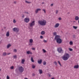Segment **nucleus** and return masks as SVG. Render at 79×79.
<instances>
[{
  "instance_id": "obj_1",
  "label": "nucleus",
  "mask_w": 79,
  "mask_h": 79,
  "mask_svg": "<svg viewBox=\"0 0 79 79\" xmlns=\"http://www.w3.org/2000/svg\"><path fill=\"white\" fill-rule=\"evenodd\" d=\"M55 40H56V42L57 44H61L62 43V40L60 39V36L58 35L56 36L55 38Z\"/></svg>"
},
{
  "instance_id": "obj_2",
  "label": "nucleus",
  "mask_w": 79,
  "mask_h": 79,
  "mask_svg": "<svg viewBox=\"0 0 79 79\" xmlns=\"http://www.w3.org/2000/svg\"><path fill=\"white\" fill-rule=\"evenodd\" d=\"M38 23L41 26H45L47 24V21L44 19L40 20L38 21Z\"/></svg>"
},
{
  "instance_id": "obj_3",
  "label": "nucleus",
  "mask_w": 79,
  "mask_h": 79,
  "mask_svg": "<svg viewBox=\"0 0 79 79\" xmlns=\"http://www.w3.org/2000/svg\"><path fill=\"white\" fill-rule=\"evenodd\" d=\"M69 55L68 53H65L62 57L63 60L64 61L68 60L69 59Z\"/></svg>"
},
{
  "instance_id": "obj_4",
  "label": "nucleus",
  "mask_w": 79,
  "mask_h": 79,
  "mask_svg": "<svg viewBox=\"0 0 79 79\" xmlns=\"http://www.w3.org/2000/svg\"><path fill=\"white\" fill-rule=\"evenodd\" d=\"M18 70L20 73H23L24 71V68L22 66L19 67L18 68Z\"/></svg>"
},
{
  "instance_id": "obj_5",
  "label": "nucleus",
  "mask_w": 79,
  "mask_h": 79,
  "mask_svg": "<svg viewBox=\"0 0 79 79\" xmlns=\"http://www.w3.org/2000/svg\"><path fill=\"white\" fill-rule=\"evenodd\" d=\"M13 31L14 32H18L19 31V29L18 28L15 27L13 29Z\"/></svg>"
},
{
  "instance_id": "obj_6",
  "label": "nucleus",
  "mask_w": 79,
  "mask_h": 79,
  "mask_svg": "<svg viewBox=\"0 0 79 79\" xmlns=\"http://www.w3.org/2000/svg\"><path fill=\"white\" fill-rule=\"evenodd\" d=\"M29 24L30 27H33V26L35 25V21H33L31 23H29Z\"/></svg>"
},
{
  "instance_id": "obj_7",
  "label": "nucleus",
  "mask_w": 79,
  "mask_h": 79,
  "mask_svg": "<svg viewBox=\"0 0 79 79\" xmlns=\"http://www.w3.org/2000/svg\"><path fill=\"white\" fill-rule=\"evenodd\" d=\"M57 51L59 52V53H63V49H62V48H58Z\"/></svg>"
},
{
  "instance_id": "obj_8",
  "label": "nucleus",
  "mask_w": 79,
  "mask_h": 79,
  "mask_svg": "<svg viewBox=\"0 0 79 79\" xmlns=\"http://www.w3.org/2000/svg\"><path fill=\"white\" fill-rule=\"evenodd\" d=\"M24 21L26 23H29V19L28 18H26L24 19Z\"/></svg>"
},
{
  "instance_id": "obj_9",
  "label": "nucleus",
  "mask_w": 79,
  "mask_h": 79,
  "mask_svg": "<svg viewBox=\"0 0 79 79\" xmlns=\"http://www.w3.org/2000/svg\"><path fill=\"white\" fill-rule=\"evenodd\" d=\"M60 26V23H56L55 25L54 26V27L56 28L57 27H58L59 26Z\"/></svg>"
},
{
  "instance_id": "obj_10",
  "label": "nucleus",
  "mask_w": 79,
  "mask_h": 79,
  "mask_svg": "<svg viewBox=\"0 0 79 79\" xmlns=\"http://www.w3.org/2000/svg\"><path fill=\"white\" fill-rule=\"evenodd\" d=\"M41 10V9H40V8H38L36 9L35 10V13L36 14L38 13V12H39V11H40Z\"/></svg>"
},
{
  "instance_id": "obj_11",
  "label": "nucleus",
  "mask_w": 79,
  "mask_h": 79,
  "mask_svg": "<svg viewBox=\"0 0 79 79\" xmlns=\"http://www.w3.org/2000/svg\"><path fill=\"white\" fill-rule=\"evenodd\" d=\"M27 53L28 55H29V54H30V55H32V52L30 51H28L27 52Z\"/></svg>"
},
{
  "instance_id": "obj_12",
  "label": "nucleus",
  "mask_w": 79,
  "mask_h": 79,
  "mask_svg": "<svg viewBox=\"0 0 79 79\" xmlns=\"http://www.w3.org/2000/svg\"><path fill=\"white\" fill-rule=\"evenodd\" d=\"M39 73L40 74H42L43 72L42 71V69H39Z\"/></svg>"
},
{
  "instance_id": "obj_13",
  "label": "nucleus",
  "mask_w": 79,
  "mask_h": 79,
  "mask_svg": "<svg viewBox=\"0 0 79 79\" xmlns=\"http://www.w3.org/2000/svg\"><path fill=\"white\" fill-rule=\"evenodd\" d=\"M42 60H38V63L39 64H41L42 63Z\"/></svg>"
},
{
  "instance_id": "obj_14",
  "label": "nucleus",
  "mask_w": 79,
  "mask_h": 79,
  "mask_svg": "<svg viewBox=\"0 0 79 79\" xmlns=\"http://www.w3.org/2000/svg\"><path fill=\"white\" fill-rule=\"evenodd\" d=\"M79 19V17L78 16H76L75 18V19L76 21H78V20Z\"/></svg>"
},
{
  "instance_id": "obj_15",
  "label": "nucleus",
  "mask_w": 79,
  "mask_h": 79,
  "mask_svg": "<svg viewBox=\"0 0 79 79\" xmlns=\"http://www.w3.org/2000/svg\"><path fill=\"white\" fill-rule=\"evenodd\" d=\"M6 35L7 37H9L10 35V32H9V31L7 32Z\"/></svg>"
},
{
  "instance_id": "obj_16",
  "label": "nucleus",
  "mask_w": 79,
  "mask_h": 79,
  "mask_svg": "<svg viewBox=\"0 0 79 79\" xmlns=\"http://www.w3.org/2000/svg\"><path fill=\"white\" fill-rule=\"evenodd\" d=\"M29 42L30 43H32L33 42V40H32V39H30Z\"/></svg>"
},
{
  "instance_id": "obj_17",
  "label": "nucleus",
  "mask_w": 79,
  "mask_h": 79,
  "mask_svg": "<svg viewBox=\"0 0 79 79\" xmlns=\"http://www.w3.org/2000/svg\"><path fill=\"white\" fill-rule=\"evenodd\" d=\"M24 62H25V60H24V59H22L21 61V64H24Z\"/></svg>"
},
{
  "instance_id": "obj_18",
  "label": "nucleus",
  "mask_w": 79,
  "mask_h": 79,
  "mask_svg": "<svg viewBox=\"0 0 79 79\" xmlns=\"http://www.w3.org/2000/svg\"><path fill=\"white\" fill-rule=\"evenodd\" d=\"M74 68H76L77 69L79 68V66L78 65H76L74 67Z\"/></svg>"
},
{
  "instance_id": "obj_19",
  "label": "nucleus",
  "mask_w": 79,
  "mask_h": 79,
  "mask_svg": "<svg viewBox=\"0 0 79 79\" xmlns=\"http://www.w3.org/2000/svg\"><path fill=\"white\" fill-rule=\"evenodd\" d=\"M45 33L44 31H42L41 33V35H44V34H45Z\"/></svg>"
},
{
  "instance_id": "obj_20",
  "label": "nucleus",
  "mask_w": 79,
  "mask_h": 79,
  "mask_svg": "<svg viewBox=\"0 0 79 79\" xmlns=\"http://www.w3.org/2000/svg\"><path fill=\"white\" fill-rule=\"evenodd\" d=\"M11 45L10 44H9L7 45V48H10V47H11Z\"/></svg>"
},
{
  "instance_id": "obj_21",
  "label": "nucleus",
  "mask_w": 79,
  "mask_h": 79,
  "mask_svg": "<svg viewBox=\"0 0 79 79\" xmlns=\"http://www.w3.org/2000/svg\"><path fill=\"white\" fill-rule=\"evenodd\" d=\"M6 55V52H4L3 53L2 56H5Z\"/></svg>"
},
{
  "instance_id": "obj_22",
  "label": "nucleus",
  "mask_w": 79,
  "mask_h": 79,
  "mask_svg": "<svg viewBox=\"0 0 79 79\" xmlns=\"http://www.w3.org/2000/svg\"><path fill=\"white\" fill-rule=\"evenodd\" d=\"M31 60L32 61V62H34V59H33V57H31Z\"/></svg>"
},
{
  "instance_id": "obj_23",
  "label": "nucleus",
  "mask_w": 79,
  "mask_h": 79,
  "mask_svg": "<svg viewBox=\"0 0 79 79\" xmlns=\"http://www.w3.org/2000/svg\"><path fill=\"white\" fill-rule=\"evenodd\" d=\"M13 57L14 58H15V59H16L17 58V55H15L13 56Z\"/></svg>"
},
{
  "instance_id": "obj_24",
  "label": "nucleus",
  "mask_w": 79,
  "mask_h": 79,
  "mask_svg": "<svg viewBox=\"0 0 79 79\" xmlns=\"http://www.w3.org/2000/svg\"><path fill=\"white\" fill-rule=\"evenodd\" d=\"M32 68L33 69H34L35 68V65H34V64H33L32 65Z\"/></svg>"
},
{
  "instance_id": "obj_25",
  "label": "nucleus",
  "mask_w": 79,
  "mask_h": 79,
  "mask_svg": "<svg viewBox=\"0 0 79 79\" xmlns=\"http://www.w3.org/2000/svg\"><path fill=\"white\" fill-rule=\"evenodd\" d=\"M25 2L27 3H28V4H30L31 3V2H28V1H25Z\"/></svg>"
},
{
  "instance_id": "obj_26",
  "label": "nucleus",
  "mask_w": 79,
  "mask_h": 79,
  "mask_svg": "<svg viewBox=\"0 0 79 79\" xmlns=\"http://www.w3.org/2000/svg\"><path fill=\"white\" fill-rule=\"evenodd\" d=\"M53 35H56L57 34V33L56 32H54L53 33Z\"/></svg>"
},
{
  "instance_id": "obj_27",
  "label": "nucleus",
  "mask_w": 79,
  "mask_h": 79,
  "mask_svg": "<svg viewBox=\"0 0 79 79\" xmlns=\"http://www.w3.org/2000/svg\"><path fill=\"white\" fill-rule=\"evenodd\" d=\"M43 64L44 65H45L46 64H47V62H45V61H44L43 63Z\"/></svg>"
},
{
  "instance_id": "obj_28",
  "label": "nucleus",
  "mask_w": 79,
  "mask_h": 79,
  "mask_svg": "<svg viewBox=\"0 0 79 79\" xmlns=\"http://www.w3.org/2000/svg\"><path fill=\"white\" fill-rule=\"evenodd\" d=\"M73 28H74L75 29H77V27H76L75 26H73Z\"/></svg>"
},
{
  "instance_id": "obj_29",
  "label": "nucleus",
  "mask_w": 79,
  "mask_h": 79,
  "mask_svg": "<svg viewBox=\"0 0 79 79\" xmlns=\"http://www.w3.org/2000/svg\"><path fill=\"white\" fill-rule=\"evenodd\" d=\"M69 44H70V45H73V42L70 41L69 43Z\"/></svg>"
},
{
  "instance_id": "obj_30",
  "label": "nucleus",
  "mask_w": 79,
  "mask_h": 79,
  "mask_svg": "<svg viewBox=\"0 0 79 79\" xmlns=\"http://www.w3.org/2000/svg\"><path fill=\"white\" fill-rule=\"evenodd\" d=\"M43 52H44V53H45L47 52V51L44 49H43Z\"/></svg>"
},
{
  "instance_id": "obj_31",
  "label": "nucleus",
  "mask_w": 79,
  "mask_h": 79,
  "mask_svg": "<svg viewBox=\"0 0 79 79\" xmlns=\"http://www.w3.org/2000/svg\"><path fill=\"white\" fill-rule=\"evenodd\" d=\"M16 20H15V19H14L13 21V22L14 23H16Z\"/></svg>"
},
{
  "instance_id": "obj_32",
  "label": "nucleus",
  "mask_w": 79,
  "mask_h": 79,
  "mask_svg": "<svg viewBox=\"0 0 79 79\" xmlns=\"http://www.w3.org/2000/svg\"><path fill=\"white\" fill-rule=\"evenodd\" d=\"M14 52H17V50L16 49H14Z\"/></svg>"
},
{
  "instance_id": "obj_33",
  "label": "nucleus",
  "mask_w": 79,
  "mask_h": 79,
  "mask_svg": "<svg viewBox=\"0 0 79 79\" xmlns=\"http://www.w3.org/2000/svg\"><path fill=\"white\" fill-rule=\"evenodd\" d=\"M43 42L44 43H47V41L46 40H44Z\"/></svg>"
},
{
  "instance_id": "obj_34",
  "label": "nucleus",
  "mask_w": 79,
  "mask_h": 79,
  "mask_svg": "<svg viewBox=\"0 0 79 79\" xmlns=\"http://www.w3.org/2000/svg\"><path fill=\"white\" fill-rule=\"evenodd\" d=\"M43 11H44V13H46V11H45V10L43 9Z\"/></svg>"
},
{
  "instance_id": "obj_35",
  "label": "nucleus",
  "mask_w": 79,
  "mask_h": 79,
  "mask_svg": "<svg viewBox=\"0 0 79 79\" xmlns=\"http://www.w3.org/2000/svg\"><path fill=\"white\" fill-rule=\"evenodd\" d=\"M69 50L71 52V51H73V49H71V48H69Z\"/></svg>"
},
{
  "instance_id": "obj_36",
  "label": "nucleus",
  "mask_w": 79,
  "mask_h": 79,
  "mask_svg": "<svg viewBox=\"0 0 79 79\" xmlns=\"http://www.w3.org/2000/svg\"><path fill=\"white\" fill-rule=\"evenodd\" d=\"M58 10H56V14H58Z\"/></svg>"
},
{
  "instance_id": "obj_37",
  "label": "nucleus",
  "mask_w": 79,
  "mask_h": 79,
  "mask_svg": "<svg viewBox=\"0 0 79 79\" xmlns=\"http://www.w3.org/2000/svg\"><path fill=\"white\" fill-rule=\"evenodd\" d=\"M29 45H30V46H32V45H33V44L32 43H30L29 44Z\"/></svg>"
},
{
  "instance_id": "obj_38",
  "label": "nucleus",
  "mask_w": 79,
  "mask_h": 79,
  "mask_svg": "<svg viewBox=\"0 0 79 79\" xmlns=\"http://www.w3.org/2000/svg\"><path fill=\"white\" fill-rule=\"evenodd\" d=\"M10 68H11V69H14V67L13 66H12V67H10Z\"/></svg>"
},
{
  "instance_id": "obj_39",
  "label": "nucleus",
  "mask_w": 79,
  "mask_h": 79,
  "mask_svg": "<svg viewBox=\"0 0 79 79\" xmlns=\"http://www.w3.org/2000/svg\"><path fill=\"white\" fill-rule=\"evenodd\" d=\"M58 63L59 64H60V65L61 66V63H60V62L59 61H58Z\"/></svg>"
},
{
  "instance_id": "obj_40",
  "label": "nucleus",
  "mask_w": 79,
  "mask_h": 79,
  "mask_svg": "<svg viewBox=\"0 0 79 79\" xmlns=\"http://www.w3.org/2000/svg\"><path fill=\"white\" fill-rule=\"evenodd\" d=\"M54 64H56H56H57V62H56V61H55Z\"/></svg>"
},
{
  "instance_id": "obj_41",
  "label": "nucleus",
  "mask_w": 79,
  "mask_h": 79,
  "mask_svg": "<svg viewBox=\"0 0 79 79\" xmlns=\"http://www.w3.org/2000/svg\"><path fill=\"white\" fill-rule=\"evenodd\" d=\"M40 39H43V36H40Z\"/></svg>"
},
{
  "instance_id": "obj_42",
  "label": "nucleus",
  "mask_w": 79,
  "mask_h": 79,
  "mask_svg": "<svg viewBox=\"0 0 79 79\" xmlns=\"http://www.w3.org/2000/svg\"><path fill=\"white\" fill-rule=\"evenodd\" d=\"M24 13H25L26 14H29V13L27 12H25Z\"/></svg>"
},
{
  "instance_id": "obj_43",
  "label": "nucleus",
  "mask_w": 79,
  "mask_h": 79,
  "mask_svg": "<svg viewBox=\"0 0 79 79\" xmlns=\"http://www.w3.org/2000/svg\"><path fill=\"white\" fill-rule=\"evenodd\" d=\"M32 50H35V48H32Z\"/></svg>"
},
{
  "instance_id": "obj_44",
  "label": "nucleus",
  "mask_w": 79,
  "mask_h": 79,
  "mask_svg": "<svg viewBox=\"0 0 79 79\" xmlns=\"http://www.w3.org/2000/svg\"><path fill=\"white\" fill-rule=\"evenodd\" d=\"M7 79H10V77L8 76H7Z\"/></svg>"
},
{
  "instance_id": "obj_45",
  "label": "nucleus",
  "mask_w": 79,
  "mask_h": 79,
  "mask_svg": "<svg viewBox=\"0 0 79 79\" xmlns=\"http://www.w3.org/2000/svg\"><path fill=\"white\" fill-rule=\"evenodd\" d=\"M22 18H24V15H22Z\"/></svg>"
},
{
  "instance_id": "obj_46",
  "label": "nucleus",
  "mask_w": 79,
  "mask_h": 79,
  "mask_svg": "<svg viewBox=\"0 0 79 79\" xmlns=\"http://www.w3.org/2000/svg\"><path fill=\"white\" fill-rule=\"evenodd\" d=\"M58 19L59 20H61V17H60L58 18Z\"/></svg>"
},
{
  "instance_id": "obj_47",
  "label": "nucleus",
  "mask_w": 79,
  "mask_h": 79,
  "mask_svg": "<svg viewBox=\"0 0 79 79\" xmlns=\"http://www.w3.org/2000/svg\"><path fill=\"white\" fill-rule=\"evenodd\" d=\"M16 1H15L14 3V4H16Z\"/></svg>"
},
{
  "instance_id": "obj_48",
  "label": "nucleus",
  "mask_w": 79,
  "mask_h": 79,
  "mask_svg": "<svg viewBox=\"0 0 79 79\" xmlns=\"http://www.w3.org/2000/svg\"><path fill=\"white\" fill-rule=\"evenodd\" d=\"M53 6V4H52L51 5V6Z\"/></svg>"
},
{
  "instance_id": "obj_49",
  "label": "nucleus",
  "mask_w": 79,
  "mask_h": 79,
  "mask_svg": "<svg viewBox=\"0 0 79 79\" xmlns=\"http://www.w3.org/2000/svg\"><path fill=\"white\" fill-rule=\"evenodd\" d=\"M10 53H7V55H10Z\"/></svg>"
},
{
  "instance_id": "obj_50",
  "label": "nucleus",
  "mask_w": 79,
  "mask_h": 79,
  "mask_svg": "<svg viewBox=\"0 0 79 79\" xmlns=\"http://www.w3.org/2000/svg\"><path fill=\"white\" fill-rule=\"evenodd\" d=\"M33 76H35V74L34 73H33L32 74Z\"/></svg>"
},
{
  "instance_id": "obj_51",
  "label": "nucleus",
  "mask_w": 79,
  "mask_h": 79,
  "mask_svg": "<svg viewBox=\"0 0 79 79\" xmlns=\"http://www.w3.org/2000/svg\"><path fill=\"white\" fill-rule=\"evenodd\" d=\"M24 79H28L27 78H26Z\"/></svg>"
},
{
  "instance_id": "obj_52",
  "label": "nucleus",
  "mask_w": 79,
  "mask_h": 79,
  "mask_svg": "<svg viewBox=\"0 0 79 79\" xmlns=\"http://www.w3.org/2000/svg\"><path fill=\"white\" fill-rule=\"evenodd\" d=\"M51 79H54V78H52Z\"/></svg>"
},
{
  "instance_id": "obj_53",
  "label": "nucleus",
  "mask_w": 79,
  "mask_h": 79,
  "mask_svg": "<svg viewBox=\"0 0 79 79\" xmlns=\"http://www.w3.org/2000/svg\"><path fill=\"white\" fill-rule=\"evenodd\" d=\"M0 71H1V69H0Z\"/></svg>"
},
{
  "instance_id": "obj_54",
  "label": "nucleus",
  "mask_w": 79,
  "mask_h": 79,
  "mask_svg": "<svg viewBox=\"0 0 79 79\" xmlns=\"http://www.w3.org/2000/svg\"><path fill=\"white\" fill-rule=\"evenodd\" d=\"M43 3H44V2H43Z\"/></svg>"
},
{
  "instance_id": "obj_55",
  "label": "nucleus",
  "mask_w": 79,
  "mask_h": 79,
  "mask_svg": "<svg viewBox=\"0 0 79 79\" xmlns=\"http://www.w3.org/2000/svg\"><path fill=\"white\" fill-rule=\"evenodd\" d=\"M0 79H1V78H0Z\"/></svg>"
}]
</instances>
